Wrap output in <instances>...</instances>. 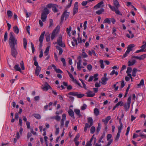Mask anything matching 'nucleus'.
<instances>
[{"instance_id": "1", "label": "nucleus", "mask_w": 146, "mask_h": 146, "mask_svg": "<svg viewBox=\"0 0 146 146\" xmlns=\"http://www.w3.org/2000/svg\"><path fill=\"white\" fill-rule=\"evenodd\" d=\"M17 40L14 35L13 32H11L9 34V43L10 47H15V45L17 44Z\"/></svg>"}, {"instance_id": "2", "label": "nucleus", "mask_w": 146, "mask_h": 146, "mask_svg": "<svg viewBox=\"0 0 146 146\" xmlns=\"http://www.w3.org/2000/svg\"><path fill=\"white\" fill-rule=\"evenodd\" d=\"M135 46L133 44H131L128 45L127 47V50L126 51L125 53L123 55V57L125 58L126 57L130 52L132 50V48Z\"/></svg>"}, {"instance_id": "3", "label": "nucleus", "mask_w": 146, "mask_h": 146, "mask_svg": "<svg viewBox=\"0 0 146 146\" xmlns=\"http://www.w3.org/2000/svg\"><path fill=\"white\" fill-rule=\"evenodd\" d=\"M62 36L61 35H60L58 37L57 39V43L58 44L62 47H64L65 46V44L62 41Z\"/></svg>"}, {"instance_id": "4", "label": "nucleus", "mask_w": 146, "mask_h": 146, "mask_svg": "<svg viewBox=\"0 0 146 146\" xmlns=\"http://www.w3.org/2000/svg\"><path fill=\"white\" fill-rule=\"evenodd\" d=\"M69 15V12H67V11L66 10L65 11H64L61 16V23L63 22L64 20V18H65V19L66 20L68 18Z\"/></svg>"}, {"instance_id": "5", "label": "nucleus", "mask_w": 146, "mask_h": 146, "mask_svg": "<svg viewBox=\"0 0 146 146\" xmlns=\"http://www.w3.org/2000/svg\"><path fill=\"white\" fill-rule=\"evenodd\" d=\"M131 100V96H130L127 99V104L125 103L124 105V107L126 111H128L130 108V106Z\"/></svg>"}, {"instance_id": "6", "label": "nucleus", "mask_w": 146, "mask_h": 146, "mask_svg": "<svg viewBox=\"0 0 146 146\" xmlns=\"http://www.w3.org/2000/svg\"><path fill=\"white\" fill-rule=\"evenodd\" d=\"M58 28V26H57L52 32L51 37V40H53L58 34L59 32V29H57Z\"/></svg>"}, {"instance_id": "7", "label": "nucleus", "mask_w": 146, "mask_h": 146, "mask_svg": "<svg viewBox=\"0 0 146 146\" xmlns=\"http://www.w3.org/2000/svg\"><path fill=\"white\" fill-rule=\"evenodd\" d=\"M11 53L12 55L14 58H16L18 54V52L15 47H10Z\"/></svg>"}, {"instance_id": "8", "label": "nucleus", "mask_w": 146, "mask_h": 146, "mask_svg": "<svg viewBox=\"0 0 146 146\" xmlns=\"http://www.w3.org/2000/svg\"><path fill=\"white\" fill-rule=\"evenodd\" d=\"M45 34V32L44 31L41 34L39 39V41L40 42L39 47L41 48L42 46V42L43 40L44 36Z\"/></svg>"}, {"instance_id": "9", "label": "nucleus", "mask_w": 146, "mask_h": 146, "mask_svg": "<svg viewBox=\"0 0 146 146\" xmlns=\"http://www.w3.org/2000/svg\"><path fill=\"white\" fill-rule=\"evenodd\" d=\"M78 2H76L74 4V7L73 9V15H74L78 13Z\"/></svg>"}, {"instance_id": "10", "label": "nucleus", "mask_w": 146, "mask_h": 146, "mask_svg": "<svg viewBox=\"0 0 146 146\" xmlns=\"http://www.w3.org/2000/svg\"><path fill=\"white\" fill-rule=\"evenodd\" d=\"M51 87L48 84V82H45L44 86L42 88V89L45 91H47L48 89H52Z\"/></svg>"}, {"instance_id": "11", "label": "nucleus", "mask_w": 146, "mask_h": 146, "mask_svg": "<svg viewBox=\"0 0 146 146\" xmlns=\"http://www.w3.org/2000/svg\"><path fill=\"white\" fill-rule=\"evenodd\" d=\"M86 94L87 95V96L88 97H93L95 95L94 93H93L92 91L90 90H88Z\"/></svg>"}, {"instance_id": "12", "label": "nucleus", "mask_w": 146, "mask_h": 146, "mask_svg": "<svg viewBox=\"0 0 146 146\" xmlns=\"http://www.w3.org/2000/svg\"><path fill=\"white\" fill-rule=\"evenodd\" d=\"M104 2L101 1L98 3L97 5L94 6L95 8H99L100 7H103L104 6L103 5Z\"/></svg>"}, {"instance_id": "13", "label": "nucleus", "mask_w": 146, "mask_h": 146, "mask_svg": "<svg viewBox=\"0 0 146 146\" xmlns=\"http://www.w3.org/2000/svg\"><path fill=\"white\" fill-rule=\"evenodd\" d=\"M46 14L45 13H42L41 16V19L43 22L46 21Z\"/></svg>"}, {"instance_id": "14", "label": "nucleus", "mask_w": 146, "mask_h": 146, "mask_svg": "<svg viewBox=\"0 0 146 146\" xmlns=\"http://www.w3.org/2000/svg\"><path fill=\"white\" fill-rule=\"evenodd\" d=\"M111 119V117L110 116H108L106 117L105 119H102V121L104 122V123L106 125L108 121Z\"/></svg>"}, {"instance_id": "15", "label": "nucleus", "mask_w": 146, "mask_h": 146, "mask_svg": "<svg viewBox=\"0 0 146 146\" xmlns=\"http://www.w3.org/2000/svg\"><path fill=\"white\" fill-rule=\"evenodd\" d=\"M113 5L116 8H118L120 6V4L117 0H113Z\"/></svg>"}, {"instance_id": "16", "label": "nucleus", "mask_w": 146, "mask_h": 146, "mask_svg": "<svg viewBox=\"0 0 146 146\" xmlns=\"http://www.w3.org/2000/svg\"><path fill=\"white\" fill-rule=\"evenodd\" d=\"M41 70V68L40 67H36L35 69V73L36 76H38Z\"/></svg>"}, {"instance_id": "17", "label": "nucleus", "mask_w": 146, "mask_h": 146, "mask_svg": "<svg viewBox=\"0 0 146 146\" xmlns=\"http://www.w3.org/2000/svg\"><path fill=\"white\" fill-rule=\"evenodd\" d=\"M68 113L69 115L73 117L74 119L75 118V117L74 116V112L71 109H70L68 111Z\"/></svg>"}, {"instance_id": "18", "label": "nucleus", "mask_w": 146, "mask_h": 146, "mask_svg": "<svg viewBox=\"0 0 146 146\" xmlns=\"http://www.w3.org/2000/svg\"><path fill=\"white\" fill-rule=\"evenodd\" d=\"M88 122L90 123L89 127H91L93 124V119L92 117H89L88 118Z\"/></svg>"}, {"instance_id": "19", "label": "nucleus", "mask_w": 146, "mask_h": 146, "mask_svg": "<svg viewBox=\"0 0 146 146\" xmlns=\"http://www.w3.org/2000/svg\"><path fill=\"white\" fill-rule=\"evenodd\" d=\"M14 69L17 71H19L20 72H21V71L20 68L19 66V64H17L15 65L14 67Z\"/></svg>"}, {"instance_id": "20", "label": "nucleus", "mask_w": 146, "mask_h": 146, "mask_svg": "<svg viewBox=\"0 0 146 146\" xmlns=\"http://www.w3.org/2000/svg\"><path fill=\"white\" fill-rule=\"evenodd\" d=\"M13 30L15 33L18 34L19 33V30L17 26H14L13 27Z\"/></svg>"}, {"instance_id": "21", "label": "nucleus", "mask_w": 146, "mask_h": 146, "mask_svg": "<svg viewBox=\"0 0 146 146\" xmlns=\"http://www.w3.org/2000/svg\"><path fill=\"white\" fill-rule=\"evenodd\" d=\"M136 61L135 60H133L132 61H129L128 62V66H131L133 65L135 63Z\"/></svg>"}, {"instance_id": "22", "label": "nucleus", "mask_w": 146, "mask_h": 146, "mask_svg": "<svg viewBox=\"0 0 146 146\" xmlns=\"http://www.w3.org/2000/svg\"><path fill=\"white\" fill-rule=\"evenodd\" d=\"M7 13L8 17L11 18L13 15V13L12 11L10 10H8Z\"/></svg>"}, {"instance_id": "23", "label": "nucleus", "mask_w": 146, "mask_h": 146, "mask_svg": "<svg viewBox=\"0 0 146 146\" xmlns=\"http://www.w3.org/2000/svg\"><path fill=\"white\" fill-rule=\"evenodd\" d=\"M58 6L54 4L52 7V10L54 12H57L58 11L57 9V7Z\"/></svg>"}, {"instance_id": "24", "label": "nucleus", "mask_w": 146, "mask_h": 146, "mask_svg": "<svg viewBox=\"0 0 146 146\" xmlns=\"http://www.w3.org/2000/svg\"><path fill=\"white\" fill-rule=\"evenodd\" d=\"M32 115L37 119H40L41 118L40 115L39 114L34 113Z\"/></svg>"}, {"instance_id": "25", "label": "nucleus", "mask_w": 146, "mask_h": 146, "mask_svg": "<svg viewBox=\"0 0 146 146\" xmlns=\"http://www.w3.org/2000/svg\"><path fill=\"white\" fill-rule=\"evenodd\" d=\"M74 111L75 113L80 117L82 116L80 114V110H79L75 109L74 110Z\"/></svg>"}, {"instance_id": "26", "label": "nucleus", "mask_w": 146, "mask_h": 146, "mask_svg": "<svg viewBox=\"0 0 146 146\" xmlns=\"http://www.w3.org/2000/svg\"><path fill=\"white\" fill-rule=\"evenodd\" d=\"M27 40L25 38H24L23 39V44L24 48L26 49L27 48Z\"/></svg>"}, {"instance_id": "27", "label": "nucleus", "mask_w": 146, "mask_h": 146, "mask_svg": "<svg viewBox=\"0 0 146 146\" xmlns=\"http://www.w3.org/2000/svg\"><path fill=\"white\" fill-rule=\"evenodd\" d=\"M104 9L102 8L100 10L96 11V13L98 15L101 14L103 12H104Z\"/></svg>"}, {"instance_id": "28", "label": "nucleus", "mask_w": 146, "mask_h": 146, "mask_svg": "<svg viewBox=\"0 0 146 146\" xmlns=\"http://www.w3.org/2000/svg\"><path fill=\"white\" fill-rule=\"evenodd\" d=\"M94 113L96 116L98 115L99 113L98 110L97 108H95L94 110Z\"/></svg>"}, {"instance_id": "29", "label": "nucleus", "mask_w": 146, "mask_h": 146, "mask_svg": "<svg viewBox=\"0 0 146 146\" xmlns=\"http://www.w3.org/2000/svg\"><path fill=\"white\" fill-rule=\"evenodd\" d=\"M137 71V69H133L132 72V76L133 77H135L136 76V74Z\"/></svg>"}, {"instance_id": "30", "label": "nucleus", "mask_w": 146, "mask_h": 146, "mask_svg": "<svg viewBox=\"0 0 146 146\" xmlns=\"http://www.w3.org/2000/svg\"><path fill=\"white\" fill-rule=\"evenodd\" d=\"M49 50V46L47 47L46 48V50L44 51V54H45V56H46L48 55Z\"/></svg>"}, {"instance_id": "31", "label": "nucleus", "mask_w": 146, "mask_h": 146, "mask_svg": "<svg viewBox=\"0 0 146 146\" xmlns=\"http://www.w3.org/2000/svg\"><path fill=\"white\" fill-rule=\"evenodd\" d=\"M114 11L115 12V13L117 15H122L121 13L119 10L118 8H116V9Z\"/></svg>"}, {"instance_id": "32", "label": "nucleus", "mask_w": 146, "mask_h": 146, "mask_svg": "<svg viewBox=\"0 0 146 146\" xmlns=\"http://www.w3.org/2000/svg\"><path fill=\"white\" fill-rule=\"evenodd\" d=\"M123 128V124H121V125H120V126H118V132L121 133V129H122Z\"/></svg>"}, {"instance_id": "33", "label": "nucleus", "mask_w": 146, "mask_h": 146, "mask_svg": "<svg viewBox=\"0 0 146 146\" xmlns=\"http://www.w3.org/2000/svg\"><path fill=\"white\" fill-rule=\"evenodd\" d=\"M107 23L108 24H110L111 23L109 19L106 18L104 21L103 23Z\"/></svg>"}, {"instance_id": "34", "label": "nucleus", "mask_w": 146, "mask_h": 146, "mask_svg": "<svg viewBox=\"0 0 146 146\" xmlns=\"http://www.w3.org/2000/svg\"><path fill=\"white\" fill-rule=\"evenodd\" d=\"M90 2L91 1H89V0H88L87 1H84L82 2L81 4L82 6H86L88 3Z\"/></svg>"}, {"instance_id": "35", "label": "nucleus", "mask_w": 146, "mask_h": 146, "mask_svg": "<svg viewBox=\"0 0 146 146\" xmlns=\"http://www.w3.org/2000/svg\"><path fill=\"white\" fill-rule=\"evenodd\" d=\"M146 57V54H143L139 56V60H141L144 59Z\"/></svg>"}, {"instance_id": "36", "label": "nucleus", "mask_w": 146, "mask_h": 146, "mask_svg": "<svg viewBox=\"0 0 146 146\" xmlns=\"http://www.w3.org/2000/svg\"><path fill=\"white\" fill-rule=\"evenodd\" d=\"M144 81L143 79H142L140 83L137 84V86L139 87H140L141 86H143L144 85Z\"/></svg>"}, {"instance_id": "37", "label": "nucleus", "mask_w": 146, "mask_h": 146, "mask_svg": "<svg viewBox=\"0 0 146 146\" xmlns=\"http://www.w3.org/2000/svg\"><path fill=\"white\" fill-rule=\"evenodd\" d=\"M95 131V128L94 126L91 127L90 129V133L92 134L94 133Z\"/></svg>"}, {"instance_id": "38", "label": "nucleus", "mask_w": 146, "mask_h": 146, "mask_svg": "<svg viewBox=\"0 0 146 146\" xmlns=\"http://www.w3.org/2000/svg\"><path fill=\"white\" fill-rule=\"evenodd\" d=\"M89 127V124L88 123H86L85 124V126L84 128V131L86 132L87 128L89 127Z\"/></svg>"}, {"instance_id": "39", "label": "nucleus", "mask_w": 146, "mask_h": 146, "mask_svg": "<svg viewBox=\"0 0 146 146\" xmlns=\"http://www.w3.org/2000/svg\"><path fill=\"white\" fill-rule=\"evenodd\" d=\"M108 6H109V7L113 11H114L116 9V7H115V6H112L110 4H108Z\"/></svg>"}, {"instance_id": "40", "label": "nucleus", "mask_w": 146, "mask_h": 146, "mask_svg": "<svg viewBox=\"0 0 146 146\" xmlns=\"http://www.w3.org/2000/svg\"><path fill=\"white\" fill-rule=\"evenodd\" d=\"M121 133L118 132L117 133V135L115 138V140L116 141H117L119 139L120 137V134Z\"/></svg>"}, {"instance_id": "41", "label": "nucleus", "mask_w": 146, "mask_h": 146, "mask_svg": "<svg viewBox=\"0 0 146 146\" xmlns=\"http://www.w3.org/2000/svg\"><path fill=\"white\" fill-rule=\"evenodd\" d=\"M7 35L8 33L7 32H6L5 33V35L4 37V41H6L7 39Z\"/></svg>"}, {"instance_id": "42", "label": "nucleus", "mask_w": 146, "mask_h": 146, "mask_svg": "<svg viewBox=\"0 0 146 146\" xmlns=\"http://www.w3.org/2000/svg\"><path fill=\"white\" fill-rule=\"evenodd\" d=\"M98 74H94L93 76L94 77V81H96L98 79V78L97 77L98 76Z\"/></svg>"}, {"instance_id": "43", "label": "nucleus", "mask_w": 146, "mask_h": 146, "mask_svg": "<svg viewBox=\"0 0 146 146\" xmlns=\"http://www.w3.org/2000/svg\"><path fill=\"white\" fill-rule=\"evenodd\" d=\"M84 96V94H78V93L77 92L76 94V96L78 98H81L83 97Z\"/></svg>"}, {"instance_id": "44", "label": "nucleus", "mask_w": 146, "mask_h": 146, "mask_svg": "<svg viewBox=\"0 0 146 146\" xmlns=\"http://www.w3.org/2000/svg\"><path fill=\"white\" fill-rule=\"evenodd\" d=\"M100 63L101 64L100 66L101 68L103 69L104 67V66L103 64V61L102 60H101L100 61Z\"/></svg>"}, {"instance_id": "45", "label": "nucleus", "mask_w": 146, "mask_h": 146, "mask_svg": "<svg viewBox=\"0 0 146 146\" xmlns=\"http://www.w3.org/2000/svg\"><path fill=\"white\" fill-rule=\"evenodd\" d=\"M61 61L62 62L63 64V65L64 66H66L65 60L64 58H62L61 59Z\"/></svg>"}, {"instance_id": "46", "label": "nucleus", "mask_w": 146, "mask_h": 146, "mask_svg": "<svg viewBox=\"0 0 146 146\" xmlns=\"http://www.w3.org/2000/svg\"><path fill=\"white\" fill-rule=\"evenodd\" d=\"M20 66L21 67V69L23 70H25V67H24V65L23 62V61H22L20 63Z\"/></svg>"}, {"instance_id": "47", "label": "nucleus", "mask_w": 146, "mask_h": 146, "mask_svg": "<svg viewBox=\"0 0 146 146\" xmlns=\"http://www.w3.org/2000/svg\"><path fill=\"white\" fill-rule=\"evenodd\" d=\"M76 92H71L68 93V94L69 95H72L74 96H76Z\"/></svg>"}, {"instance_id": "48", "label": "nucleus", "mask_w": 146, "mask_h": 146, "mask_svg": "<svg viewBox=\"0 0 146 146\" xmlns=\"http://www.w3.org/2000/svg\"><path fill=\"white\" fill-rule=\"evenodd\" d=\"M43 13H45L46 15L49 13V11L47 8H45L44 9V11Z\"/></svg>"}, {"instance_id": "49", "label": "nucleus", "mask_w": 146, "mask_h": 146, "mask_svg": "<svg viewBox=\"0 0 146 146\" xmlns=\"http://www.w3.org/2000/svg\"><path fill=\"white\" fill-rule=\"evenodd\" d=\"M114 74H115L116 75H117L118 74V72H115L114 70H113L110 73V75H113Z\"/></svg>"}, {"instance_id": "50", "label": "nucleus", "mask_w": 146, "mask_h": 146, "mask_svg": "<svg viewBox=\"0 0 146 146\" xmlns=\"http://www.w3.org/2000/svg\"><path fill=\"white\" fill-rule=\"evenodd\" d=\"M102 81L101 83L102 84L105 85L106 84V81L104 77H102Z\"/></svg>"}, {"instance_id": "51", "label": "nucleus", "mask_w": 146, "mask_h": 146, "mask_svg": "<svg viewBox=\"0 0 146 146\" xmlns=\"http://www.w3.org/2000/svg\"><path fill=\"white\" fill-rule=\"evenodd\" d=\"M87 69L90 71L92 70V66L91 64H88L87 66Z\"/></svg>"}, {"instance_id": "52", "label": "nucleus", "mask_w": 146, "mask_h": 146, "mask_svg": "<svg viewBox=\"0 0 146 146\" xmlns=\"http://www.w3.org/2000/svg\"><path fill=\"white\" fill-rule=\"evenodd\" d=\"M143 43L144 44L142 45L141 46V48L142 49H143V50H144V49L146 48V41L145 42H143Z\"/></svg>"}, {"instance_id": "53", "label": "nucleus", "mask_w": 146, "mask_h": 146, "mask_svg": "<svg viewBox=\"0 0 146 146\" xmlns=\"http://www.w3.org/2000/svg\"><path fill=\"white\" fill-rule=\"evenodd\" d=\"M67 71L69 77L71 79H72L73 80H74V79L73 75L69 71Z\"/></svg>"}, {"instance_id": "54", "label": "nucleus", "mask_w": 146, "mask_h": 146, "mask_svg": "<svg viewBox=\"0 0 146 146\" xmlns=\"http://www.w3.org/2000/svg\"><path fill=\"white\" fill-rule=\"evenodd\" d=\"M80 135L79 133L77 134L74 140V141H78V139L79 138Z\"/></svg>"}, {"instance_id": "55", "label": "nucleus", "mask_w": 146, "mask_h": 146, "mask_svg": "<svg viewBox=\"0 0 146 146\" xmlns=\"http://www.w3.org/2000/svg\"><path fill=\"white\" fill-rule=\"evenodd\" d=\"M31 46L32 49V53H34L35 51V49L34 47V45L32 42L31 43Z\"/></svg>"}, {"instance_id": "56", "label": "nucleus", "mask_w": 146, "mask_h": 146, "mask_svg": "<svg viewBox=\"0 0 146 146\" xmlns=\"http://www.w3.org/2000/svg\"><path fill=\"white\" fill-rule=\"evenodd\" d=\"M55 71L56 73H63L62 71L59 69L56 68Z\"/></svg>"}, {"instance_id": "57", "label": "nucleus", "mask_w": 146, "mask_h": 146, "mask_svg": "<svg viewBox=\"0 0 146 146\" xmlns=\"http://www.w3.org/2000/svg\"><path fill=\"white\" fill-rule=\"evenodd\" d=\"M68 0V1H70V2L69 3L68 5H67L66 6V7L68 8H70V6L71 5V4H72V0Z\"/></svg>"}, {"instance_id": "58", "label": "nucleus", "mask_w": 146, "mask_h": 146, "mask_svg": "<svg viewBox=\"0 0 146 146\" xmlns=\"http://www.w3.org/2000/svg\"><path fill=\"white\" fill-rule=\"evenodd\" d=\"M116 105V106H117V107H118V106H119V105H120L121 106H123V102H122V101H120Z\"/></svg>"}, {"instance_id": "59", "label": "nucleus", "mask_w": 146, "mask_h": 146, "mask_svg": "<svg viewBox=\"0 0 146 146\" xmlns=\"http://www.w3.org/2000/svg\"><path fill=\"white\" fill-rule=\"evenodd\" d=\"M101 128L100 124V123H99L98 124V126L97 127V132L98 133L100 131V129Z\"/></svg>"}, {"instance_id": "60", "label": "nucleus", "mask_w": 146, "mask_h": 146, "mask_svg": "<svg viewBox=\"0 0 146 146\" xmlns=\"http://www.w3.org/2000/svg\"><path fill=\"white\" fill-rule=\"evenodd\" d=\"M132 70V68L131 67H128L126 71V73H130Z\"/></svg>"}, {"instance_id": "61", "label": "nucleus", "mask_w": 146, "mask_h": 146, "mask_svg": "<svg viewBox=\"0 0 146 146\" xmlns=\"http://www.w3.org/2000/svg\"><path fill=\"white\" fill-rule=\"evenodd\" d=\"M126 36L129 38H132L134 37V35L133 34H131V36H130L129 34H127L126 35Z\"/></svg>"}, {"instance_id": "62", "label": "nucleus", "mask_w": 146, "mask_h": 146, "mask_svg": "<svg viewBox=\"0 0 146 146\" xmlns=\"http://www.w3.org/2000/svg\"><path fill=\"white\" fill-rule=\"evenodd\" d=\"M112 137V135L111 134H108L107 135V140L108 141Z\"/></svg>"}, {"instance_id": "63", "label": "nucleus", "mask_w": 146, "mask_h": 146, "mask_svg": "<svg viewBox=\"0 0 146 146\" xmlns=\"http://www.w3.org/2000/svg\"><path fill=\"white\" fill-rule=\"evenodd\" d=\"M82 56L84 58H86L88 57V55L84 52H83L82 53Z\"/></svg>"}, {"instance_id": "64", "label": "nucleus", "mask_w": 146, "mask_h": 146, "mask_svg": "<svg viewBox=\"0 0 146 146\" xmlns=\"http://www.w3.org/2000/svg\"><path fill=\"white\" fill-rule=\"evenodd\" d=\"M139 137H140L142 138H146V135H143L142 134L140 133L139 135Z\"/></svg>"}]
</instances>
